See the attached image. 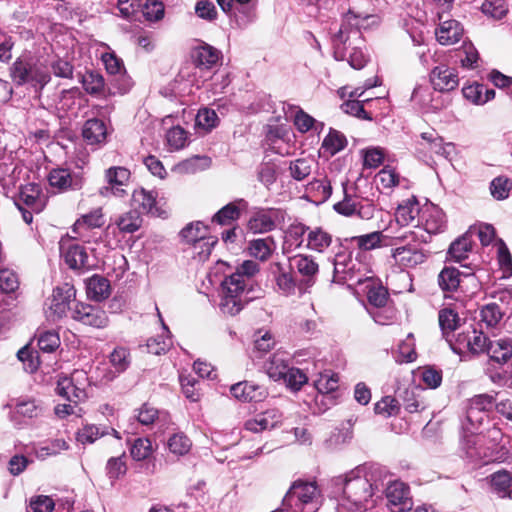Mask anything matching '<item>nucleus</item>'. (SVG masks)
<instances>
[{
    "label": "nucleus",
    "mask_w": 512,
    "mask_h": 512,
    "mask_svg": "<svg viewBox=\"0 0 512 512\" xmlns=\"http://www.w3.org/2000/svg\"><path fill=\"white\" fill-rule=\"evenodd\" d=\"M378 17L358 7L354 2L343 17L342 24L333 34V55L337 61L347 60L353 69H362L367 63L363 51L364 41L360 29L378 24Z\"/></svg>",
    "instance_id": "nucleus-1"
},
{
    "label": "nucleus",
    "mask_w": 512,
    "mask_h": 512,
    "mask_svg": "<svg viewBox=\"0 0 512 512\" xmlns=\"http://www.w3.org/2000/svg\"><path fill=\"white\" fill-rule=\"evenodd\" d=\"M386 477V471L378 464L358 466L345 475L336 478V485L343 489L344 497L339 504L350 505V512H371L374 506L372 496Z\"/></svg>",
    "instance_id": "nucleus-2"
},
{
    "label": "nucleus",
    "mask_w": 512,
    "mask_h": 512,
    "mask_svg": "<svg viewBox=\"0 0 512 512\" xmlns=\"http://www.w3.org/2000/svg\"><path fill=\"white\" fill-rule=\"evenodd\" d=\"M428 242L425 233L415 230H406L390 239L391 258L394 262L405 268H414L423 264L429 251L424 248Z\"/></svg>",
    "instance_id": "nucleus-3"
},
{
    "label": "nucleus",
    "mask_w": 512,
    "mask_h": 512,
    "mask_svg": "<svg viewBox=\"0 0 512 512\" xmlns=\"http://www.w3.org/2000/svg\"><path fill=\"white\" fill-rule=\"evenodd\" d=\"M254 297L252 283L243 282L238 274H231L222 281L219 307L224 314L234 316Z\"/></svg>",
    "instance_id": "nucleus-4"
},
{
    "label": "nucleus",
    "mask_w": 512,
    "mask_h": 512,
    "mask_svg": "<svg viewBox=\"0 0 512 512\" xmlns=\"http://www.w3.org/2000/svg\"><path fill=\"white\" fill-rule=\"evenodd\" d=\"M321 491L315 482L296 480L283 499V506L293 512H317Z\"/></svg>",
    "instance_id": "nucleus-5"
},
{
    "label": "nucleus",
    "mask_w": 512,
    "mask_h": 512,
    "mask_svg": "<svg viewBox=\"0 0 512 512\" xmlns=\"http://www.w3.org/2000/svg\"><path fill=\"white\" fill-rule=\"evenodd\" d=\"M333 264V281L335 283H345L348 281L356 284H362L364 281V274L361 273L360 268H357L356 260L352 258L350 252L339 248L335 252L332 260Z\"/></svg>",
    "instance_id": "nucleus-6"
},
{
    "label": "nucleus",
    "mask_w": 512,
    "mask_h": 512,
    "mask_svg": "<svg viewBox=\"0 0 512 512\" xmlns=\"http://www.w3.org/2000/svg\"><path fill=\"white\" fill-rule=\"evenodd\" d=\"M60 251L65 263L74 270H90L96 266V260L90 256L86 248L73 240L60 243Z\"/></svg>",
    "instance_id": "nucleus-7"
},
{
    "label": "nucleus",
    "mask_w": 512,
    "mask_h": 512,
    "mask_svg": "<svg viewBox=\"0 0 512 512\" xmlns=\"http://www.w3.org/2000/svg\"><path fill=\"white\" fill-rule=\"evenodd\" d=\"M130 171L121 166H113L105 171V181L107 185L99 189V194L108 198L114 196L116 198H124L128 196V191L125 187L130 180Z\"/></svg>",
    "instance_id": "nucleus-8"
},
{
    "label": "nucleus",
    "mask_w": 512,
    "mask_h": 512,
    "mask_svg": "<svg viewBox=\"0 0 512 512\" xmlns=\"http://www.w3.org/2000/svg\"><path fill=\"white\" fill-rule=\"evenodd\" d=\"M445 227V216L443 211L436 205L428 204L422 207L420 217L414 225L415 231L426 233L429 238L431 234L439 233Z\"/></svg>",
    "instance_id": "nucleus-9"
},
{
    "label": "nucleus",
    "mask_w": 512,
    "mask_h": 512,
    "mask_svg": "<svg viewBox=\"0 0 512 512\" xmlns=\"http://www.w3.org/2000/svg\"><path fill=\"white\" fill-rule=\"evenodd\" d=\"M76 290L73 285L64 283L53 290L52 298L49 303V317L53 320L60 319L71 310V302L75 300Z\"/></svg>",
    "instance_id": "nucleus-10"
},
{
    "label": "nucleus",
    "mask_w": 512,
    "mask_h": 512,
    "mask_svg": "<svg viewBox=\"0 0 512 512\" xmlns=\"http://www.w3.org/2000/svg\"><path fill=\"white\" fill-rule=\"evenodd\" d=\"M48 181L51 187L60 192L80 190L84 185L81 173L67 168H56L50 171Z\"/></svg>",
    "instance_id": "nucleus-11"
},
{
    "label": "nucleus",
    "mask_w": 512,
    "mask_h": 512,
    "mask_svg": "<svg viewBox=\"0 0 512 512\" xmlns=\"http://www.w3.org/2000/svg\"><path fill=\"white\" fill-rule=\"evenodd\" d=\"M282 219V212L278 209H259L252 214L247 226L251 232L262 234L273 231Z\"/></svg>",
    "instance_id": "nucleus-12"
},
{
    "label": "nucleus",
    "mask_w": 512,
    "mask_h": 512,
    "mask_svg": "<svg viewBox=\"0 0 512 512\" xmlns=\"http://www.w3.org/2000/svg\"><path fill=\"white\" fill-rule=\"evenodd\" d=\"M483 441L484 436L475 435L474 432L467 435L462 442V449L466 456L472 461H483L484 463L501 461L506 452H503L500 456H495L489 449L483 447Z\"/></svg>",
    "instance_id": "nucleus-13"
},
{
    "label": "nucleus",
    "mask_w": 512,
    "mask_h": 512,
    "mask_svg": "<svg viewBox=\"0 0 512 512\" xmlns=\"http://www.w3.org/2000/svg\"><path fill=\"white\" fill-rule=\"evenodd\" d=\"M289 269L302 277L301 285L311 287L315 283L319 265L311 255L297 254L289 258Z\"/></svg>",
    "instance_id": "nucleus-14"
},
{
    "label": "nucleus",
    "mask_w": 512,
    "mask_h": 512,
    "mask_svg": "<svg viewBox=\"0 0 512 512\" xmlns=\"http://www.w3.org/2000/svg\"><path fill=\"white\" fill-rule=\"evenodd\" d=\"M467 281L477 287L473 273H462L454 267H444L438 275V284L444 292H454Z\"/></svg>",
    "instance_id": "nucleus-15"
},
{
    "label": "nucleus",
    "mask_w": 512,
    "mask_h": 512,
    "mask_svg": "<svg viewBox=\"0 0 512 512\" xmlns=\"http://www.w3.org/2000/svg\"><path fill=\"white\" fill-rule=\"evenodd\" d=\"M269 273L275 283L276 291L284 296H290L295 293L296 280L289 269L280 262H273L269 265Z\"/></svg>",
    "instance_id": "nucleus-16"
},
{
    "label": "nucleus",
    "mask_w": 512,
    "mask_h": 512,
    "mask_svg": "<svg viewBox=\"0 0 512 512\" xmlns=\"http://www.w3.org/2000/svg\"><path fill=\"white\" fill-rule=\"evenodd\" d=\"M47 203L46 196L42 193L40 186L36 183H28L21 187L19 197L15 201L16 206H24L35 213L44 210Z\"/></svg>",
    "instance_id": "nucleus-17"
},
{
    "label": "nucleus",
    "mask_w": 512,
    "mask_h": 512,
    "mask_svg": "<svg viewBox=\"0 0 512 512\" xmlns=\"http://www.w3.org/2000/svg\"><path fill=\"white\" fill-rule=\"evenodd\" d=\"M386 498L393 512H403L412 507L409 487L403 482L390 483L386 488Z\"/></svg>",
    "instance_id": "nucleus-18"
},
{
    "label": "nucleus",
    "mask_w": 512,
    "mask_h": 512,
    "mask_svg": "<svg viewBox=\"0 0 512 512\" xmlns=\"http://www.w3.org/2000/svg\"><path fill=\"white\" fill-rule=\"evenodd\" d=\"M132 206L133 210L138 211L139 214L147 213L162 218L167 217V212L157 206L155 193L144 188L133 191Z\"/></svg>",
    "instance_id": "nucleus-19"
},
{
    "label": "nucleus",
    "mask_w": 512,
    "mask_h": 512,
    "mask_svg": "<svg viewBox=\"0 0 512 512\" xmlns=\"http://www.w3.org/2000/svg\"><path fill=\"white\" fill-rule=\"evenodd\" d=\"M102 61L107 72L117 77L115 79L117 92L120 94L127 93L132 86V82L126 76L122 59L118 58L114 52H107L102 55Z\"/></svg>",
    "instance_id": "nucleus-20"
},
{
    "label": "nucleus",
    "mask_w": 512,
    "mask_h": 512,
    "mask_svg": "<svg viewBox=\"0 0 512 512\" xmlns=\"http://www.w3.org/2000/svg\"><path fill=\"white\" fill-rule=\"evenodd\" d=\"M430 81L434 89L440 92L454 90L459 84L458 74L455 69L445 65L437 66L431 71Z\"/></svg>",
    "instance_id": "nucleus-21"
},
{
    "label": "nucleus",
    "mask_w": 512,
    "mask_h": 512,
    "mask_svg": "<svg viewBox=\"0 0 512 512\" xmlns=\"http://www.w3.org/2000/svg\"><path fill=\"white\" fill-rule=\"evenodd\" d=\"M487 356L493 363L512 366V337L491 339Z\"/></svg>",
    "instance_id": "nucleus-22"
},
{
    "label": "nucleus",
    "mask_w": 512,
    "mask_h": 512,
    "mask_svg": "<svg viewBox=\"0 0 512 512\" xmlns=\"http://www.w3.org/2000/svg\"><path fill=\"white\" fill-rule=\"evenodd\" d=\"M109 363L112 369L107 370L102 376V379L106 382L114 380L128 369L131 364L129 350L122 346L116 347L109 355Z\"/></svg>",
    "instance_id": "nucleus-23"
},
{
    "label": "nucleus",
    "mask_w": 512,
    "mask_h": 512,
    "mask_svg": "<svg viewBox=\"0 0 512 512\" xmlns=\"http://www.w3.org/2000/svg\"><path fill=\"white\" fill-rule=\"evenodd\" d=\"M282 421V414L277 409H269L255 415L245 422V429L254 433L273 429Z\"/></svg>",
    "instance_id": "nucleus-24"
},
{
    "label": "nucleus",
    "mask_w": 512,
    "mask_h": 512,
    "mask_svg": "<svg viewBox=\"0 0 512 512\" xmlns=\"http://www.w3.org/2000/svg\"><path fill=\"white\" fill-rule=\"evenodd\" d=\"M333 236L322 227H309L305 247L317 253H326L333 247Z\"/></svg>",
    "instance_id": "nucleus-25"
},
{
    "label": "nucleus",
    "mask_w": 512,
    "mask_h": 512,
    "mask_svg": "<svg viewBox=\"0 0 512 512\" xmlns=\"http://www.w3.org/2000/svg\"><path fill=\"white\" fill-rule=\"evenodd\" d=\"M248 207L246 200L239 198L230 202L218 210L212 217V222L221 226H229L236 222L240 216L241 211Z\"/></svg>",
    "instance_id": "nucleus-26"
},
{
    "label": "nucleus",
    "mask_w": 512,
    "mask_h": 512,
    "mask_svg": "<svg viewBox=\"0 0 512 512\" xmlns=\"http://www.w3.org/2000/svg\"><path fill=\"white\" fill-rule=\"evenodd\" d=\"M83 376L81 371H75L72 377L61 376L57 381L56 392L63 398L71 401L78 402L85 398L86 394L83 388L78 387L74 380L76 377Z\"/></svg>",
    "instance_id": "nucleus-27"
},
{
    "label": "nucleus",
    "mask_w": 512,
    "mask_h": 512,
    "mask_svg": "<svg viewBox=\"0 0 512 512\" xmlns=\"http://www.w3.org/2000/svg\"><path fill=\"white\" fill-rule=\"evenodd\" d=\"M462 25L454 19L442 21L435 31L436 39L441 45H453L463 37Z\"/></svg>",
    "instance_id": "nucleus-28"
},
{
    "label": "nucleus",
    "mask_w": 512,
    "mask_h": 512,
    "mask_svg": "<svg viewBox=\"0 0 512 512\" xmlns=\"http://www.w3.org/2000/svg\"><path fill=\"white\" fill-rule=\"evenodd\" d=\"M247 253L254 259L266 262L276 250V242L272 236L252 239L247 244Z\"/></svg>",
    "instance_id": "nucleus-29"
},
{
    "label": "nucleus",
    "mask_w": 512,
    "mask_h": 512,
    "mask_svg": "<svg viewBox=\"0 0 512 512\" xmlns=\"http://www.w3.org/2000/svg\"><path fill=\"white\" fill-rule=\"evenodd\" d=\"M230 391L236 399L244 402H259L266 396V390L264 387L247 381L232 385Z\"/></svg>",
    "instance_id": "nucleus-30"
},
{
    "label": "nucleus",
    "mask_w": 512,
    "mask_h": 512,
    "mask_svg": "<svg viewBox=\"0 0 512 512\" xmlns=\"http://www.w3.org/2000/svg\"><path fill=\"white\" fill-rule=\"evenodd\" d=\"M107 127L100 119H89L82 129V136L89 145L103 144L107 138Z\"/></svg>",
    "instance_id": "nucleus-31"
},
{
    "label": "nucleus",
    "mask_w": 512,
    "mask_h": 512,
    "mask_svg": "<svg viewBox=\"0 0 512 512\" xmlns=\"http://www.w3.org/2000/svg\"><path fill=\"white\" fill-rule=\"evenodd\" d=\"M421 210L422 208L414 198L408 199L399 204L397 207L395 212V219L401 226H414L420 217Z\"/></svg>",
    "instance_id": "nucleus-32"
},
{
    "label": "nucleus",
    "mask_w": 512,
    "mask_h": 512,
    "mask_svg": "<svg viewBox=\"0 0 512 512\" xmlns=\"http://www.w3.org/2000/svg\"><path fill=\"white\" fill-rule=\"evenodd\" d=\"M306 193L316 204L326 202L332 194L330 180L326 176L314 178L306 186Z\"/></svg>",
    "instance_id": "nucleus-33"
},
{
    "label": "nucleus",
    "mask_w": 512,
    "mask_h": 512,
    "mask_svg": "<svg viewBox=\"0 0 512 512\" xmlns=\"http://www.w3.org/2000/svg\"><path fill=\"white\" fill-rule=\"evenodd\" d=\"M392 237L384 234L382 231H374L368 234L352 237V242L364 251L373 250L380 247L390 246V239Z\"/></svg>",
    "instance_id": "nucleus-34"
},
{
    "label": "nucleus",
    "mask_w": 512,
    "mask_h": 512,
    "mask_svg": "<svg viewBox=\"0 0 512 512\" xmlns=\"http://www.w3.org/2000/svg\"><path fill=\"white\" fill-rule=\"evenodd\" d=\"M220 52L210 45H201L192 52V59L195 64L193 69H210L219 60Z\"/></svg>",
    "instance_id": "nucleus-35"
},
{
    "label": "nucleus",
    "mask_w": 512,
    "mask_h": 512,
    "mask_svg": "<svg viewBox=\"0 0 512 512\" xmlns=\"http://www.w3.org/2000/svg\"><path fill=\"white\" fill-rule=\"evenodd\" d=\"M490 486L494 494L500 498H512V474L499 470L490 475Z\"/></svg>",
    "instance_id": "nucleus-36"
},
{
    "label": "nucleus",
    "mask_w": 512,
    "mask_h": 512,
    "mask_svg": "<svg viewBox=\"0 0 512 512\" xmlns=\"http://www.w3.org/2000/svg\"><path fill=\"white\" fill-rule=\"evenodd\" d=\"M288 368L287 357L282 352L274 353L264 365L266 374L274 381L283 380Z\"/></svg>",
    "instance_id": "nucleus-37"
},
{
    "label": "nucleus",
    "mask_w": 512,
    "mask_h": 512,
    "mask_svg": "<svg viewBox=\"0 0 512 512\" xmlns=\"http://www.w3.org/2000/svg\"><path fill=\"white\" fill-rule=\"evenodd\" d=\"M438 321L442 335L448 339L450 334L460 327L462 320L455 309L444 307L439 310Z\"/></svg>",
    "instance_id": "nucleus-38"
},
{
    "label": "nucleus",
    "mask_w": 512,
    "mask_h": 512,
    "mask_svg": "<svg viewBox=\"0 0 512 512\" xmlns=\"http://www.w3.org/2000/svg\"><path fill=\"white\" fill-rule=\"evenodd\" d=\"M347 146V139L343 133L330 128L329 133L324 137L321 149L324 154L333 156Z\"/></svg>",
    "instance_id": "nucleus-39"
},
{
    "label": "nucleus",
    "mask_w": 512,
    "mask_h": 512,
    "mask_svg": "<svg viewBox=\"0 0 512 512\" xmlns=\"http://www.w3.org/2000/svg\"><path fill=\"white\" fill-rule=\"evenodd\" d=\"M86 290L89 298L101 301L109 297L110 284L103 276L94 275L88 280Z\"/></svg>",
    "instance_id": "nucleus-40"
},
{
    "label": "nucleus",
    "mask_w": 512,
    "mask_h": 512,
    "mask_svg": "<svg viewBox=\"0 0 512 512\" xmlns=\"http://www.w3.org/2000/svg\"><path fill=\"white\" fill-rule=\"evenodd\" d=\"M159 317L161 316L159 315ZM160 321L163 327V334L148 339L146 343L147 351L154 355H161L166 353L172 345L170 331L168 330V327L164 324L162 318H160Z\"/></svg>",
    "instance_id": "nucleus-41"
},
{
    "label": "nucleus",
    "mask_w": 512,
    "mask_h": 512,
    "mask_svg": "<svg viewBox=\"0 0 512 512\" xmlns=\"http://www.w3.org/2000/svg\"><path fill=\"white\" fill-rule=\"evenodd\" d=\"M43 414V407L35 400H21L19 401L13 411V420L16 421L17 417L26 419L38 418Z\"/></svg>",
    "instance_id": "nucleus-42"
},
{
    "label": "nucleus",
    "mask_w": 512,
    "mask_h": 512,
    "mask_svg": "<svg viewBox=\"0 0 512 512\" xmlns=\"http://www.w3.org/2000/svg\"><path fill=\"white\" fill-rule=\"evenodd\" d=\"M363 283H366L368 302L377 308L384 307L388 300L387 290L381 285H376L370 277L364 279Z\"/></svg>",
    "instance_id": "nucleus-43"
},
{
    "label": "nucleus",
    "mask_w": 512,
    "mask_h": 512,
    "mask_svg": "<svg viewBox=\"0 0 512 512\" xmlns=\"http://www.w3.org/2000/svg\"><path fill=\"white\" fill-rule=\"evenodd\" d=\"M208 228L201 221H196L187 224L181 231L180 237L182 241L189 246L195 244L200 239L207 236Z\"/></svg>",
    "instance_id": "nucleus-44"
},
{
    "label": "nucleus",
    "mask_w": 512,
    "mask_h": 512,
    "mask_svg": "<svg viewBox=\"0 0 512 512\" xmlns=\"http://www.w3.org/2000/svg\"><path fill=\"white\" fill-rule=\"evenodd\" d=\"M217 240L213 237H205L200 239L195 244L189 246L188 251L191 254L192 258L196 259L199 262L206 261L211 251L216 244Z\"/></svg>",
    "instance_id": "nucleus-45"
},
{
    "label": "nucleus",
    "mask_w": 512,
    "mask_h": 512,
    "mask_svg": "<svg viewBox=\"0 0 512 512\" xmlns=\"http://www.w3.org/2000/svg\"><path fill=\"white\" fill-rule=\"evenodd\" d=\"M116 225L123 233H134L142 224V219L138 211L131 210L118 217Z\"/></svg>",
    "instance_id": "nucleus-46"
},
{
    "label": "nucleus",
    "mask_w": 512,
    "mask_h": 512,
    "mask_svg": "<svg viewBox=\"0 0 512 512\" xmlns=\"http://www.w3.org/2000/svg\"><path fill=\"white\" fill-rule=\"evenodd\" d=\"M471 249L472 240L468 234H465L450 245L448 253L452 259L460 262L467 258Z\"/></svg>",
    "instance_id": "nucleus-47"
},
{
    "label": "nucleus",
    "mask_w": 512,
    "mask_h": 512,
    "mask_svg": "<svg viewBox=\"0 0 512 512\" xmlns=\"http://www.w3.org/2000/svg\"><path fill=\"white\" fill-rule=\"evenodd\" d=\"M81 83L85 91L90 95H98L104 90L105 81L101 74L89 71L81 76Z\"/></svg>",
    "instance_id": "nucleus-48"
},
{
    "label": "nucleus",
    "mask_w": 512,
    "mask_h": 512,
    "mask_svg": "<svg viewBox=\"0 0 512 512\" xmlns=\"http://www.w3.org/2000/svg\"><path fill=\"white\" fill-rule=\"evenodd\" d=\"M154 452L152 442L148 438H137L131 445L130 454L135 461L148 459Z\"/></svg>",
    "instance_id": "nucleus-49"
},
{
    "label": "nucleus",
    "mask_w": 512,
    "mask_h": 512,
    "mask_svg": "<svg viewBox=\"0 0 512 512\" xmlns=\"http://www.w3.org/2000/svg\"><path fill=\"white\" fill-rule=\"evenodd\" d=\"M308 230L309 227L301 223L290 225L286 231L285 243L296 248L301 247L308 234Z\"/></svg>",
    "instance_id": "nucleus-50"
},
{
    "label": "nucleus",
    "mask_w": 512,
    "mask_h": 512,
    "mask_svg": "<svg viewBox=\"0 0 512 512\" xmlns=\"http://www.w3.org/2000/svg\"><path fill=\"white\" fill-rule=\"evenodd\" d=\"M489 189L494 199L505 200L509 197L512 182L505 176H498L491 181Z\"/></svg>",
    "instance_id": "nucleus-51"
},
{
    "label": "nucleus",
    "mask_w": 512,
    "mask_h": 512,
    "mask_svg": "<svg viewBox=\"0 0 512 512\" xmlns=\"http://www.w3.org/2000/svg\"><path fill=\"white\" fill-rule=\"evenodd\" d=\"M314 164L315 163L312 159L306 158H300L292 161L289 166L291 177L297 181L304 180L311 174Z\"/></svg>",
    "instance_id": "nucleus-52"
},
{
    "label": "nucleus",
    "mask_w": 512,
    "mask_h": 512,
    "mask_svg": "<svg viewBox=\"0 0 512 512\" xmlns=\"http://www.w3.org/2000/svg\"><path fill=\"white\" fill-rule=\"evenodd\" d=\"M192 443L190 439L182 432L173 434L168 439V448L175 455H185L191 449Z\"/></svg>",
    "instance_id": "nucleus-53"
},
{
    "label": "nucleus",
    "mask_w": 512,
    "mask_h": 512,
    "mask_svg": "<svg viewBox=\"0 0 512 512\" xmlns=\"http://www.w3.org/2000/svg\"><path fill=\"white\" fill-rule=\"evenodd\" d=\"M105 223L102 208H96L89 213L83 215L75 223L76 229L86 228H99Z\"/></svg>",
    "instance_id": "nucleus-54"
},
{
    "label": "nucleus",
    "mask_w": 512,
    "mask_h": 512,
    "mask_svg": "<svg viewBox=\"0 0 512 512\" xmlns=\"http://www.w3.org/2000/svg\"><path fill=\"white\" fill-rule=\"evenodd\" d=\"M31 64L17 59L10 68V76L17 85L29 83Z\"/></svg>",
    "instance_id": "nucleus-55"
},
{
    "label": "nucleus",
    "mask_w": 512,
    "mask_h": 512,
    "mask_svg": "<svg viewBox=\"0 0 512 512\" xmlns=\"http://www.w3.org/2000/svg\"><path fill=\"white\" fill-rule=\"evenodd\" d=\"M490 341L491 339H489L483 332L471 329L470 343L467 351L472 354H487Z\"/></svg>",
    "instance_id": "nucleus-56"
},
{
    "label": "nucleus",
    "mask_w": 512,
    "mask_h": 512,
    "mask_svg": "<svg viewBox=\"0 0 512 512\" xmlns=\"http://www.w3.org/2000/svg\"><path fill=\"white\" fill-rule=\"evenodd\" d=\"M166 141L171 150H179L187 143V133L180 126L172 127L166 133Z\"/></svg>",
    "instance_id": "nucleus-57"
},
{
    "label": "nucleus",
    "mask_w": 512,
    "mask_h": 512,
    "mask_svg": "<svg viewBox=\"0 0 512 512\" xmlns=\"http://www.w3.org/2000/svg\"><path fill=\"white\" fill-rule=\"evenodd\" d=\"M374 410L378 415L391 417L398 414L400 406L395 398L391 396H385L375 404Z\"/></svg>",
    "instance_id": "nucleus-58"
},
{
    "label": "nucleus",
    "mask_w": 512,
    "mask_h": 512,
    "mask_svg": "<svg viewBox=\"0 0 512 512\" xmlns=\"http://www.w3.org/2000/svg\"><path fill=\"white\" fill-rule=\"evenodd\" d=\"M416 359V352L414 350V338L413 334H408L406 340L402 341L398 346V357L397 362H412Z\"/></svg>",
    "instance_id": "nucleus-59"
},
{
    "label": "nucleus",
    "mask_w": 512,
    "mask_h": 512,
    "mask_svg": "<svg viewBox=\"0 0 512 512\" xmlns=\"http://www.w3.org/2000/svg\"><path fill=\"white\" fill-rule=\"evenodd\" d=\"M481 10L494 19H502L508 11L504 0H487L482 4Z\"/></svg>",
    "instance_id": "nucleus-60"
},
{
    "label": "nucleus",
    "mask_w": 512,
    "mask_h": 512,
    "mask_svg": "<svg viewBox=\"0 0 512 512\" xmlns=\"http://www.w3.org/2000/svg\"><path fill=\"white\" fill-rule=\"evenodd\" d=\"M108 428L106 427H99L96 425H86L79 433H78V440L85 444V443H93L98 438L108 434Z\"/></svg>",
    "instance_id": "nucleus-61"
},
{
    "label": "nucleus",
    "mask_w": 512,
    "mask_h": 512,
    "mask_svg": "<svg viewBox=\"0 0 512 512\" xmlns=\"http://www.w3.org/2000/svg\"><path fill=\"white\" fill-rule=\"evenodd\" d=\"M480 316L481 320L486 323L488 327H494L502 319L503 313L497 304L491 303L481 309Z\"/></svg>",
    "instance_id": "nucleus-62"
},
{
    "label": "nucleus",
    "mask_w": 512,
    "mask_h": 512,
    "mask_svg": "<svg viewBox=\"0 0 512 512\" xmlns=\"http://www.w3.org/2000/svg\"><path fill=\"white\" fill-rule=\"evenodd\" d=\"M60 346L59 335L54 331H46L38 337V347L41 351L51 353Z\"/></svg>",
    "instance_id": "nucleus-63"
},
{
    "label": "nucleus",
    "mask_w": 512,
    "mask_h": 512,
    "mask_svg": "<svg viewBox=\"0 0 512 512\" xmlns=\"http://www.w3.org/2000/svg\"><path fill=\"white\" fill-rule=\"evenodd\" d=\"M142 13L148 21H158L164 16V5L159 0H147Z\"/></svg>",
    "instance_id": "nucleus-64"
}]
</instances>
